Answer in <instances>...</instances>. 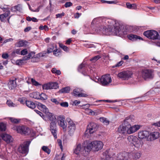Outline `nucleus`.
I'll list each match as a JSON object with an SVG mask.
<instances>
[{
    "label": "nucleus",
    "mask_w": 160,
    "mask_h": 160,
    "mask_svg": "<svg viewBox=\"0 0 160 160\" xmlns=\"http://www.w3.org/2000/svg\"><path fill=\"white\" fill-rule=\"evenodd\" d=\"M108 22H114L113 26L108 25V28L103 27L102 28H101L102 32L105 35H116L121 36L123 35L126 34V31H123L122 29L123 28V27L120 25L118 22L113 21L111 20H109L108 21Z\"/></svg>",
    "instance_id": "obj_1"
},
{
    "label": "nucleus",
    "mask_w": 160,
    "mask_h": 160,
    "mask_svg": "<svg viewBox=\"0 0 160 160\" xmlns=\"http://www.w3.org/2000/svg\"><path fill=\"white\" fill-rule=\"evenodd\" d=\"M131 121L130 118H127L124 120L123 123L118 127L117 131L121 135L126 136L127 134H132L138 130L141 126L138 125L131 126L130 122Z\"/></svg>",
    "instance_id": "obj_2"
},
{
    "label": "nucleus",
    "mask_w": 160,
    "mask_h": 160,
    "mask_svg": "<svg viewBox=\"0 0 160 160\" xmlns=\"http://www.w3.org/2000/svg\"><path fill=\"white\" fill-rule=\"evenodd\" d=\"M103 146V143L101 141H95L91 142H87V146L85 149L86 151L89 152L91 150L94 151H98L101 150Z\"/></svg>",
    "instance_id": "obj_3"
},
{
    "label": "nucleus",
    "mask_w": 160,
    "mask_h": 160,
    "mask_svg": "<svg viewBox=\"0 0 160 160\" xmlns=\"http://www.w3.org/2000/svg\"><path fill=\"white\" fill-rule=\"evenodd\" d=\"M87 146V144L85 145L84 143L83 146H82L80 144H78L76 145V147L74 150V153L78 155L80 154H87L89 152L86 151L85 148Z\"/></svg>",
    "instance_id": "obj_4"
},
{
    "label": "nucleus",
    "mask_w": 160,
    "mask_h": 160,
    "mask_svg": "<svg viewBox=\"0 0 160 160\" xmlns=\"http://www.w3.org/2000/svg\"><path fill=\"white\" fill-rule=\"evenodd\" d=\"M1 9L5 13L0 15V19L1 21L4 22L7 20L8 22L9 23L10 17H8L10 14L9 9L8 8L5 7H2L1 8Z\"/></svg>",
    "instance_id": "obj_5"
},
{
    "label": "nucleus",
    "mask_w": 160,
    "mask_h": 160,
    "mask_svg": "<svg viewBox=\"0 0 160 160\" xmlns=\"http://www.w3.org/2000/svg\"><path fill=\"white\" fill-rule=\"evenodd\" d=\"M143 35L148 38L153 40L158 39L159 36L158 33L153 30L145 31L143 33Z\"/></svg>",
    "instance_id": "obj_6"
},
{
    "label": "nucleus",
    "mask_w": 160,
    "mask_h": 160,
    "mask_svg": "<svg viewBox=\"0 0 160 160\" xmlns=\"http://www.w3.org/2000/svg\"><path fill=\"white\" fill-rule=\"evenodd\" d=\"M127 139L131 143H132L137 148H139L142 145V141L139 140L136 137L130 136L128 137Z\"/></svg>",
    "instance_id": "obj_7"
},
{
    "label": "nucleus",
    "mask_w": 160,
    "mask_h": 160,
    "mask_svg": "<svg viewBox=\"0 0 160 160\" xmlns=\"http://www.w3.org/2000/svg\"><path fill=\"white\" fill-rule=\"evenodd\" d=\"M141 75L145 80L152 78L153 77V71L152 69H144L141 72Z\"/></svg>",
    "instance_id": "obj_8"
},
{
    "label": "nucleus",
    "mask_w": 160,
    "mask_h": 160,
    "mask_svg": "<svg viewBox=\"0 0 160 160\" xmlns=\"http://www.w3.org/2000/svg\"><path fill=\"white\" fill-rule=\"evenodd\" d=\"M66 120L68 123V133L70 135L72 136L74 134L76 129L75 125L73 121L69 118H68Z\"/></svg>",
    "instance_id": "obj_9"
},
{
    "label": "nucleus",
    "mask_w": 160,
    "mask_h": 160,
    "mask_svg": "<svg viewBox=\"0 0 160 160\" xmlns=\"http://www.w3.org/2000/svg\"><path fill=\"white\" fill-rule=\"evenodd\" d=\"M30 143V142L28 141L24 142L18 147V151L20 153L27 155L28 152V147Z\"/></svg>",
    "instance_id": "obj_10"
},
{
    "label": "nucleus",
    "mask_w": 160,
    "mask_h": 160,
    "mask_svg": "<svg viewBox=\"0 0 160 160\" xmlns=\"http://www.w3.org/2000/svg\"><path fill=\"white\" fill-rule=\"evenodd\" d=\"M103 86H107L112 82V79L109 74L102 76L99 80Z\"/></svg>",
    "instance_id": "obj_11"
},
{
    "label": "nucleus",
    "mask_w": 160,
    "mask_h": 160,
    "mask_svg": "<svg viewBox=\"0 0 160 160\" xmlns=\"http://www.w3.org/2000/svg\"><path fill=\"white\" fill-rule=\"evenodd\" d=\"M18 133L24 134H28L29 133L28 128L23 126H18L13 128Z\"/></svg>",
    "instance_id": "obj_12"
},
{
    "label": "nucleus",
    "mask_w": 160,
    "mask_h": 160,
    "mask_svg": "<svg viewBox=\"0 0 160 160\" xmlns=\"http://www.w3.org/2000/svg\"><path fill=\"white\" fill-rule=\"evenodd\" d=\"M132 73L129 71H124L118 73V76L123 80H128L132 77Z\"/></svg>",
    "instance_id": "obj_13"
},
{
    "label": "nucleus",
    "mask_w": 160,
    "mask_h": 160,
    "mask_svg": "<svg viewBox=\"0 0 160 160\" xmlns=\"http://www.w3.org/2000/svg\"><path fill=\"white\" fill-rule=\"evenodd\" d=\"M131 153L127 152L119 153L117 155L116 160H129Z\"/></svg>",
    "instance_id": "obj_14"
},
{
    "label": "nucleus",
    "mask_w": 160,
    "mask_h": 160,
    "mask_svg": "<svg viewBox=\"0 0 160 160\" xmlns=\"http://www.w3.org/2000/svg\"><path fill=\"white\" fill-rule=\"evenodd\" d=\"M97 128L96 123L93 122L90 123L88 126L87 130L85 132L86 134H91L96 131Z\"/></svg>",
    "instance_id": "obj_15"
},
{
    "label": "nucleus",
    "mask_w": 160,
    "mask_h": 160,
    "mask_svg": "<svg viewBox=\"0 0 160 160\" xmlns=\"http://www.w3.org/2000/svg\"><path fill=\"white\" fill-rule=\"evenodd\" d=\"M58 123L59 125L62 127L64 131H66L67 124L65 121V118L64 116L60 115L58 118Z\"/></svg>",
    "instance_id": "obj_16"
},
{
    "label": "nucleus",
    "mask_w": 160,
    "mask_h": 160,
    "mask_svg": "<svg viewBox=\"0 0 160 160\" xmlns=\"http://www.w3.org/2000/svg\"><path fill=\"white\" fill-rule=\"evenodd\" d=\"M80 89L79 88H76L74 89L73 93L74 96L78 97H84L88 96L87 94L80 92Z\"/></svg>",
    "instance_id": "obj_17"
},
{
    "label": "nucleus",
    "mask_w": 160,
    "mask_h": 160,
    "mask_svg": "<svg viewBox=\"0 0 160 160\" xmlns=\"http://www.w3.org/2000/svg\"><path fill=\"white\" fill-rule=\"evenodd\" d=\"M149 132L147 131H140L138 132V137L140 139H146L148 140V138L149 137Z\"/></svg>",
    "instance_id": "obj_18"
},
{
    "label": "nucleus",
    "mask_w": 160,
    "mask_h": 160,
    "mask_svg": "<svg viewBox=\"0 0 160 160\" xmlns=\"http://www.w3.org/2000/svg\"><path fill=\"white\" fill-rule=\"evenodd\" d=\"M50 128L52 133L54 137L55 138H57L56 123L51 122L50 125Z\"/></svg>",
    "instance_id": "obj_19"
},
{
    "label": "nucleus",
    "mask_w": 160,
    "mask_h": 160,
    "mask_svg": "<svg viewBox=\"0 0 160 160\" xmlns=\"http://www.w3.org/2000/svg\"><path fill=\"white\" fill-rule=\"evenodd\" d=\"M1 137L7 143H9L13 141V138L12 137L6 133L2 134L1 136Z\"/></svg>",
    "instance_id": "obj_20"
},
{
    "label": "nucleus",
    "mask_w": 160,
    "mask_h": 160,
    "mask_svg": "<svg viewBox=\"0 0 160 160\" xmlns=\"http://www.w3.org/2000/svg\"><path fill=\"white\" fill-rule=\"evenodd\" d=\"M159 136V133L158 132H154L149 134V137L148 141H152L158 138Z\"/></svg>",
    "instance_id": "obj_21"
},
{
    "label": "nucleus",
    "mask_w": 160,
    "mask_h": 160,
    "mask_svg": "<svg viewBox=\"0 0 160 160\" xmlns=\"http://www.w3.org/2000/svg\"><path fill=\"white\" fill-rule=\"evenodd\" d=\"M90 106V105L88 104L84 105L82 106V108L86 109L87 111V113L88 114L92 115H98L97 113L92 111L91 109H89Z\"/></svg>",
    "instance_id": "obj_22"
},
{
    "label": "nucleus",
    "mask_w": 160,
    "mask_h": 160,
    "mask_svg": "<svg viewBox=\"0 0 160 160\" xmlns=\"http://www.w3.org/2000/svg\"><path fill=\"white\" fill-rule=\"evenodd\" d=\"M38 108L41 111L45 113L48 114L49 113L48 108L44 105L41 103H38Z\"/></svg>",
    "instance_id": "obj_23"
},
{
    "label": "nucleus",
    "mask_w": 160,
    "mask_h": 160,
    "mask_svg": "<svg viewBox=\"0 0 160 160\" xmlns=\"http://www.w3.org/2000/svg\"><path fill=\"white\" fill-rule=\"evenodd\" d=\"M16 78L14 80H10L8 83V87L10 89H14L17 86V84L16 82Z\"/></svg>",
    "instance_id": "obj_24"
},
{
    "label": "nucleus",
    "mask_w": 160,
    "mask_h": 160,
    "mask_svg": "<svg viewBox=\"0 0 160 160\" xmlns=\"http://www.w3.org/2000/svg\"><path fill=\"white\" fill-rule=\"evenodd\" d=\"M25 102L27 106L30 108L33 109L36 107L35 104L32 101H26Z\"/></svg>",
    "instance_id": "obj_25"
},
{
    "label": "nucleus",
    "mask_w": 160,
    "mask_h": 160,
    "mask_svg": "<svg viewBox=\"0 0 160 160\" xmlns=\"http://www.w3.org/2000/svg\"><path fill=\"white\" fill-rule=\"evenodd\" d=\"M128 38L130 40L132 41L136 40L138 39H142V38L141 37L134 34L130 35L128 36Z\"/></svg>",
    "instance_id": "obj_26"
},
{
    "label": "nucleus",
    "mask_w": 160,
    "mask_h": 160,
    "mask_svg": "<svg viewBox=\"0 0 160 160\" xmlns=\"http://www.w3.org/2000/svg\"><path fill=\"white\" fill-rule=\"evenodd\" d=\"M126 6L127 8L130 9H136L137 8V5L136 4H131L130 3L128 2L126 3Z\"/></svg>",
    "instance_id": "obj_27"
},
{
    "label": "nucleus",
    "mask_w": 160,
    "mask_h": 160,
    "mask_svg": "<svg viewBox=\"0 0 160 160\" xmlns=\"http://www.w3.org/2000/svg\"><path fill=\"white\" fill-rule=\"evenodd\" d=\"M30 97L36 99H39V93L38 92H33L29 94Z\"/></svg>",
    "instance_id": "obj_28"
},
{
    "label": "nucleus",
    "mask_w": 160,
    "mask_h": 160,
    "mask_svg": "<svg viewBox=\"0 0 160 160\" xmlns=\"http://www.w3.org/2000/svg\"><path fill=\"white\" fill-rule=\"evenodd\" d=\"M48 118L51 121V122H56V118L54 115L52 114V113H48Z\"/></svg>",
    "instance_id": "obj_29"
},
{
    "label": "nucleus",
    "mask_w": 160,
    "mask_h": 160,
    "mask_svg": "<svg viewBox=\"0 0 160 160\" xmlns=\"http://www.w3.org/2000/svg\"><path fill=\"white\" fill-rule=\"evenodd\" d=\"M26 42L24 41L23 40H21L16 43V45L18 47H23L26 45Z\"/></svg>",
    "instance_id": "obj_30"
},
{
    "label": "nucleus",
    "mask_w": 160,
    "mask_h": 160,
    "mask_svg": "<svg viewBox=\"0 0 160 160\" xmlns=\"http://www.w3.org/2000/svg\"><path fill=\"white\" fill-rule=\"evenodd\" d=\"M70 90V87H67L62 88L59 91V92L62 93H67L69 92Z\"/></svg>",
    "instance_id": "obj_31"
},
{
    "label": "nucleus",
    "mask_w": 160,
    "mask_h": 160,
    "mask_svg": "<svg viewBox=\"0 0 160 160\" xmlns=\"http://www.w3.org/2000/svg\"><path fill=\"white\" fill-rule=\"evenodd\" d=\"M35 53L33 52H30L27 56H25L24 57V60H27L31 58H33L35 55Z\"/></svg>",
    "instance_id": "obj_32"
},
{
    "label": "nucleus",
    "mask_w": 160,
    "mask_h": 160,
    "mask_svg": "<svg viewBox=\"0 0 160 160\" xmlns=\"http://www.w3.org/2000/svg\"><path fill=\"white\" fill-rule=\"evenodd\" d=\"M39 99L42 100H45L47 99V96L44 93H42L41 94L39 93Z\"/></svg>",
    "instance_id": "obj_33"
},
{
    "label": "nucleus",
    "mask_w": 160,
    "mask_h": 160,
    "mask_svg": "<svg viewBox=\"0 0 160 160\" xmlns=\"http://www.w3.org/2000/svg\"><path fill=\"white\" fill-rule=\"evenodd\" d=\"M59 47L62 48L64 51L66 52H68L69 51V48L67 46H65L62 43L59 44Z\"/></svg>",
    "instance_id": "obj_34"
},
{
    "label": "nucleus",
    "mask_w": 160,
    "mask_h": 160,
    "mask_svg": "<svg viewBox=\"0 0 160 160\" xmlns=\"http://www.w3.org/2000/svg\"><path fill=\"white\" fill-rule=\"evenodd\" d=\"M100 121L106 125H108L109 123V121L106 118L101 117L100 118Z\"/></svg>",
    "instance_id": "obj_35"
},
{
    "label": "nucleus",
    "mask_w": 160,
    "mask_h": 160,
    "mask_svg": "<svg viewBox=\"0 0 160 160\" xmlns=\"http://www.w3.org/2000/svg\"><path fill=\"white\" fill-rule=\"evenodd\" d=\"M50 84L51 89H56L58 87V84L56 82H51Z\"/></svg>",
    "instance_id": "obj_36"
},
{
    "label": "nucleus",
    "mask_w": 160,
    "mask_h": 160,
    "mask_svg": "<svg viewBox=\"0 0 160 160\" xmlns=\"http://www.w3.org/2000/svg\"><path fill=\"white\" fill-rule=\"evenodd\" d=\"M7 104L10 107H15L17 106V105L15 103H13L10 100H7Z\"/></svg>",
    "instance_id": "obj_37"
},
{
    "label": "nucleus",
    "mask_w": 160,
    "mask_h": 160,
    "mask_svg": "<svg viewBox=\"0 0 160 160\" xmlns=\"http://www.w3.org/2000/svg\"><path fill=\"white\" fill-rule=\"evenodd\" d=\"M6 129V125L3 122L0 123V131H5Z\"/></svg>",
    "instance_id": "obj_38"
},
{
    "label": "nucleus",
    "mask_w": 160,
    "mask_h": 160,
    "mask_svg": "<svg viewBox=\"0 0 160 160\" xmlns=\"http://www.w3.org/2000/svg\"><path fill=\"white\" fill-rule=\"evenodd\" d=\"M52 72L53 73H55L57 75H60L61 74V72L59 70H57L55 68H53L51 70Z\"/></svg>",
    "instance_id": "obj_39"
},
{
    "label": "nucleus",
    "mask_w": 160,
    "mask_h": 160,
    "mask_svg": "<svg viewBox=\"0 0 160 160\" xmlns=\"http://www.w3.org/2000/svg\"><path fill=\"white\" fill-rule=\"evenodd\" d=\"M50 83H47L44 84L42 86V88L43 89H51Z\"/></svg>",
    "instance_id": "obj_40"
},
{
    "label": "nucleus",
    "mask_w": 160,
    "mask_h": 160,
    "mask_svg": "<svg viewBox=\"0 0 160 160\" xmlns=\"http://www.w3.org/2000/svg\"><path fill=\"white\" fill-rule=\"evenodd\" d=\"M152 63L153 64L158 66L159 64H160V60H157L153 58L152 59Z\"/></svg>",
    "instance_id": "obj_41"
},
{
    "label": "nucleus",
    "mask_w": 160,
    "mask_h": 160,
    "mask_svg": "<svg viewBox=\"0 0 160 160\" xmlns=\"http://www.w3.org/2000/svg\"><path fill=\"white\" fill-rule=\"evenodd\" d=\"M26 19L28 21H32L33 22H37L38 21V20L36 18L34 17L31 18L29 16L27 17Z\"/></svg>",
    "instance_id": "obj_42"
},
{
    "label": "nucleus",
    "mask_w": 160,
    "mask_h": 160,
    "mask_svg": "<svg viewBox=\"0 0 160 160\" xmlns=\"http://www.w3.org/2000/svg\"><path fill=\"white\" fill-rule=\"evenodd\" d=\"M101 58V57L100 56V55H97L91 58L90 59V60L91 61H92L93 62H94L97 61L98 60L99 58Z\"/></svg>",
    "instance_id": "obj_43"
},
{
    "label": "nucleus",
    "mask_w": 160,
    "mask_h": 160,
    "mask_svg": "<svg viewBox=\"0 0 160 160\" xmlns=\"http://www.w3.org/2000/svg\"><path fill=\"white\" fill-rule=\"evenodd\" d=\"M42 150L48 154H49L50 153V150L48 148V147L45 146H43L42 147Z\"/></svg>",
    "instance_id": "obj_44"
},
{
    "label": "nucleus",
    "mask_w": 160,
    "mask_h": 160,
    "mask_svg": "<svg viewBox=\"0 0 160 160\" xmlns=\"http://www.w3.org/2000/svg\"><path fill=\"white\" fill-rule=\"evenodd\" d=\"M54 49V46L51 45L47 49V51H46L48 54H49L52 52Z\"/></svg>",
    "instance_id": "obj_45"
},
{
    "label": "nucleus",
    "mask_w": 160,
    "mask_h": 160,
    "mask_svg": "<svg viewBox=\"0 0 160 160\" xmlns=\"http://www.w3.org/2000/svg\"><path fill=\"white\" fill-rule=\"evenodd\" d=\"M10 120L12 122L15 123H18L20 122V120L13 118H10Z\"/></svg>",
    "instance_id": "obj_46"
},
{
    "label": "nucleus",
    "mask_w": 160,
    "mask_h": 160,
    "mask_svg": "<svg viewBox=\"0 0 160 160\" xmlns=\"http://www.w3.org/2000/svg\"><path fill=\"white\" fill-rule=\"evenodd\" d=\"M132 156L134 159H137L140 157V154L138 152L134 153H133Z\"/></svg>",
    "instance_id": "obj_47"
},
{
    "label": "nucleus",
    "mask_w": 160,
    "mask_h": 160,
    "mask_svg": "<svg viewBox=\"0 0 160 160\" xmlns=\"http://www.w3.org/2000/svg\"><path fill=\"white\" fill-rule=\"evenodd\" d=\"M85 67V64H84L83 63H82L79 66L78 68V71L80 72H82V70L84 69Z\"/></svg>",
    "instance_id": "obj_48"
},
{
    "label": "nucleus",
    "mask_w": 160,
    "mask_h": 160,
    "mask_svg": "<svg viewBox=\"0 0 160 160\" xmlns=\"http://www.w3.org/2000/svg\"><path fill=\"white\" fill-rule=\"evenodd\" d=\"M51 101L55 103L56 105H58L59 104V102L60 100H58L57 99L55 98H51Z\"/></svg>",
    "instance_id": "obj_49"
},
{
    "label": "nucleus",
    "mask_w": 160,
    "mask_h": 160,
    "mask_svg": "<svg viewBox=\"0 0 160 160\" xmlns=\"http://www.w3.org/2000/svg\"><path fill=\"white\" fill-rule=\"evenodd\" d=\"M20 49H16L15 51H13L12 53V56H14L15 54H17L20 55Z\"/></svg>",
    "instance_id": "obj_50"
},
{
    "label": "nucleus",
    "mask_w": 160,
    "mask_h": 160,
    "mask_svg": "<svg viewBox=\"0 0 160 160\" xmlns=\"http://www.w3.org/2000/svg\"><path fill=\"white\" fill-rule=\"evenodd\" d=\"M47 53L46 51H44L43 52L38 53V56L39 57H43L46 56V54Z\"/></svg>",
    "instance_id": "obj_51"
},
{
    "label": "nucleus",
    "mask_w": 160,
    "mask_h": 160,
    "mask_svg": "<svg viewBox=\"0 0 160 160\" xmlns=\"http://www.w3.org/2000/svg\"><path fill=\"white\" fill-rule=\"evenodd\" d=\"M23 63V60L21 59L17 60L16 61V64L18 65H22Z\"/></svg>",
    "instance_id": "obj_52"
},
{
    "label": "nucleus",
    "mask_w": 160,
    "mask_h": 160,
    "mask_svg": "<svg viewBox=\"0 0 160 160\" xmlns=\"http://www.w3.org/2000/svg\"><path fill=\"white\" fill-rule=\"evenodd\" d=\"M59 104L61 106L64 107H68V103L67 102H61Z\"/></svg>",
    "instance_id": "obj_53"
},
{
    "label": "nucleus",
    "mask_w": 160,
    "mask_h": 160,
    "mask_svg": "<svg viewBox=\"0 0 160 160\" xmlns=\"http://www.w3.org/2000/svg\"><path fill=\"white\" fill-rule=\"evenodd\" d=\"M39 29L41 30H47L48 29V28L47 25H44V26L41 25L39 27Z\"/></svg>",
    "instance_id": "obj_54"
},
{
    "label": "nucleus",
    "mask_w": 160,
    "mask_h": 160,
    "mask_svg": "<svg viewBox=\"0 0 160 160\" xmlns=\"http://www.w3.org/2000/svg\"><path fill=\"white\" fill-rule=\"evenodd\" d=\"M28 53V50L27 49H25L21 51L20 55H24Z\"/></svg>",
    "instance_id": "obj_55"
},
{
    "label": "nucleus",
    "mask_w": 160,
    "mask_h": 160,
    "mask_svg": "<svg viewBox=\"0 0 160 160\" xmlns=\"http://www.w3.org/2000/svg\"><path fill=\"white\" fill-rule=\"evenodd\" d=\"M60 52V51L56 49L53 51V54L56 56H58L59 55L58 53Z\"/></svg>",
    "instance_id": "obj_56"
},
{
    "label": "nucleus",
    "mask_w": 160,
    "mask_h": 160,
    "mask_svg": "<svg viewBox=\"0 0 160 160\" xmlns=\"http://www.w3.org/2000/svg\"><path fill=\"white\" fill-rule=\"evenodd\" d=\"M31 81L32 84L35 86H38L39 84L33 78L31 79Z\"/></svg>",
    "instance_id": "obj_57"
},
{
    "label": "nucleus",
    "mask_w": 160,
    "mask_h": 160,
    "mask_svg": "<svg viewBox=\"0 0 160 160\" xmlns=\"http://www.w3.org/2000/svg\"><path fill=\"white\" fill-rule=\"evenodd\" d=\"M65 15V13L62 12L61 13H58L56 15V18H61L63 16Z\"/></svg>",
    "instance_id": "obj_58"
},
{
    "label": "nucleus",
    "mask_w": 160,
    "mask_h": 160,
    "mask_svg": "<svg viewBox=\"0 0 160 160\" xmlns=\"http://www.w3.org/2000/svg\"><path fill=\"white\" fill-rule=\"evenodd\" d=\"M14 8L16 10L19 11H20L22 9L20 5H18L17 6H15Z\"/></svg>",
    "instance_id": "obj_59"
},
{
    "label": "nucleus",
    "mask_w": 160,
    "mask_h": 160,
    "mask_svg": "<svg viewBox=\"0 0 160 160\" xmlns=\"http://www.w3.org/2000/svg\"><path fill=\"white\" fill-rule=\"evenodd\" d=\"M123 62L122 61H121L117 63V64L115 65V66L114 67H118L121 66L122 64L123 63Z\"/></svg>",
    "instance_id": "obj_60"
},
{
    "label": "nucleus",
    "mask_w": 160,
    "mask_h": 160,
    "mask_svg": "<svg viewBox=\"0 0 160 160\" xmlns=\"http://www.w3.org/2000/svg\"><path fill=\"white\" fill-rule=\"evenodd\" d=\"M72 5V3L71 2H66L64 4V6L66 8H68L71 6Z\"/></svg>",
    "instance_id": "obj_61"
},
{
    "label": "nucleus",
    "mask_w": 160,
    "mask_h": 160,
    "mask_svg": "<svg viewBox=\"0 0 160 160\" xmlns=\"http://www.w3.org/2000/svg\"><path fill=\"white\" fill-rule=\"evenodd\" d=\"M57 142L58 145L60 146V148L61 150L62 149V141L58 139Z\"/></svg>",
    "instance_id": "obj_62"
},
{
    "label": "nucleus",
    "mask_w": 160,
    "mask_h": 160,
    "mask_svg": "<svg viewBox=\"0 0 160 160\" xmlns=\"http://www.w3.org/2000/svg\"><path fill=\"white\" fill-rule=\"evenodd\" d=\"M9 57L8 55V53H3L2 55V57L4 59H7Z\"/></svg>",
    "instance_id": "obj_63"
},
{
    "label": "nucleus",
    "mask_w": 160,
    "mask_h": 160,
    "mask_svg": "<svg viewBox=\"0 0 160 160\" xmlns=\"http://www.w3.org/2000/svg\"><path fill=\"white\" fill-rule=\"evenodd\" d=\"M31 29V28L30 27H27L24 29V31L25 32H28Z\"/></svg>",
    "instance_id": "obj_64"
}]
</instances>
